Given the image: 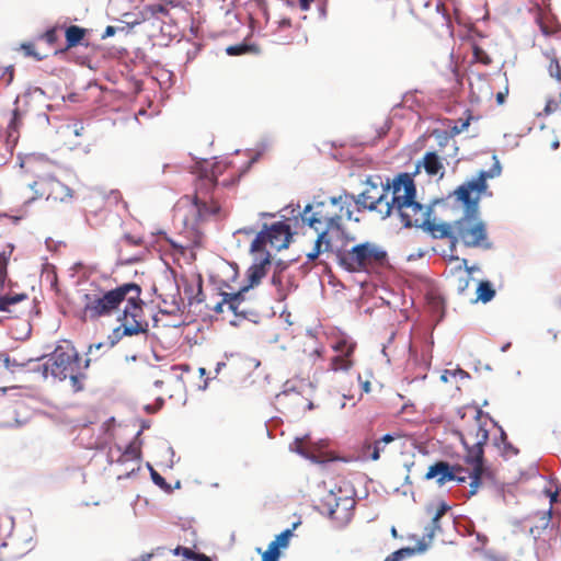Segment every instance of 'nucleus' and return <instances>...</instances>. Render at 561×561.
Here are the masks:
<instances>
[{
  "instance_id": "nucleus-1",
  "label": "nucleus",
  "mask_w": 561,
  "mask_h": 561,
  "mask_svg": "<svg viewBox=\"0 0 561 561\" xmlns=\"http://www.w3.org/2000/svg\"><path fill=\"white\" fill-rule=\"evenodd\" d=\"M141 288L135 283H125L116 288L96 289L84 294L82 318L83 320H99L116 316L121 325L114 329L113 334L118 340L145 332L147 325L142 321Z\"/></svg>"
},
{
  "instance_id": "nucleus-2",
  "label": "nucleus",
  "mask_w": 561,
  "mask_h": 561,
  "mask_svg": "<svg viewBox=\"0 0 561 561\" xmlns=\"http://www.w3.org/2000/svg\"><path fill=\"white\" fill-rule=\"evenodd\" d=\"M492 174L481 171L477 179L460 185L454 195L458 202L466 206V214L454 224L436 222L430 220L425 231L436 239H450L451 243L460 242L467 248L490 249L485 224L479 218L478 203L481 194L486 190V180Z\"/></svg>"
},
{
  "instance_id": "nucleus-3",
  "label": "nucleus",
  "mask_w": 561,
  "mask_h": 561,
  "mask_svg": "<svg viewBox=\"0 0 561 561\" xmlns=\"http://www.w3.org/2000/svg\"><path fill=\"white\" fill-rule=\"evenodd\" d=\"M230 162L203 160L196 163L195 191L193 195H184L179 201V209L182 214L184 233L190 241L197 245L202 240L201 222L210 214L219 210L214 192L218 184V178L229 169Z\"/></svg>"
},
{
  "instance_id": "nucleus-4",
  "label": "nucleus",
  "mask_w": 561,
  "mask_h": 561,
  "mask_svg": "<svg viewBox=\"0 0 561 561\" xmlns=\"http://www.w3.org/2000/svg\"><path fill=\"white\" fill-rule=\"evenodd\" d=\"M354 195L341 194L322 201H313L300 214L302 224L312 228L318 237L311 252L307 253L309 261H314L320 254L334 249L333 237L343 232L345 221L352 220Z\"/></svg>"
},
{
  "instance_id": "nucleus-5",
  "label": "nucleus",
  "mask_w": 561,
  "mask_h": 561,
  "mask_svg": "<svg viewBox=\"0 0 561 561\" xmlns=\"http://www.w3.org/2000/svg\"><path fill=\"white\" fill-rule=\"evenodd\" d=\"M271 265L270 254H267L262 261L251 265L247 271L248 283L236 287L233 284L237 282L239 276V268L237 264L224 263L216 275L218 283L220 284V296L222 300L219 301L215 307L214 311L221 313L224 306L227 305L228 309L234 314L245 316L248 311L241 308V304L244 301V295L250 288L259 285L261 279L266 275L267 267Z\"/></svg>"
},
{
  "instance_id": "nucleus-6",
  "label": "nucleus",
  "mask_w": 561,
  "mask_h": 561,
  "mask_svg": "<svg viewBox=\"0 0 561 561\" xmlns=\"http://www.w3.org/2000/svg\"><path fill=\"white\" fill-rule=\"evenodd\" d=\"M388 204L391 215L397 213L405 227H421L425 230L431 220V208L416 201V187L409 173H400L389 180Z\"/></svg>"
},
{
  "instance_id": "nucleus-7",
  "label": "nucleus",
  "mask_w": 561,
  "mask_h": 561,
  "mask_svg": "<svg viewBox=\"0 0 561 561\" xmlns=\"http://www.w3.org/2000/svg\"><path fill=\"white\" fill-rule=\"evenodd\" d=\"M459 436L467 450L465 460L472 466L471 483L469 485L470 495H474L482 484L481 478L484 472L483 447L489 440V431L486 423L482 422L480 410L474 411L471 423L459 432Z\"/></svg>"
},
{
  "instance_id": "nucleus-8",
  "label": "nucleus",
  "mask_w": 561,
  "mask_h": 561,
  "mask_svg": "<svg viewBox=\"0 0 561 561\" xmlns=\"http://www.w3.org/2000/svg\"><path fill=\"white\" fill-rule=\"evenodd\" d=\"M88 366L89 360L83 363L77 350L70 344H65L58 345L49 355L44 364V373L60 381L68 378L72 390L78 392L83 389L84 370Z\"/></svg>"
},
{
  "instance_id": "nucleus-9",
  "label": "nucleus",
  "mask_w": 561,
  "mask_h": 561,
  "mask_svg": "<svg viewBox=\"0 0 561 561\" xmlns=\"http://www.w3.org/2000/svg\"><path fill=\"white\" fill-rule=\"evenodd\" d=\"M336 257L337 264L350 273L370 272L382 266L387 261V252L374 242H363L347 248L346 244L329 251Z\"/></svg>"
},
{
  "instance_id": "nucleus-10",
  "label": "nucleus",
  "mask_w": 561,
  "mask_h": 561,
  "mask_svg": "<svg viewBox=\"0 0 561 561\" xmlns=\"http://www.w3.org/2000/svg\"><path fill=\"white\" fill-rule=\"evenodd\" d=\"M389 179L382 181L380 175L368 176L365 182V190L354 196V204L358 210L366 209L375 213L380 219L391 216V206L388 204Z\"/></svg>"
},
{
  "instance_id": "nucleus-11",
  "label": "nucleus",
  "mask_w": 561,
  "mask_h": 561,
  "mask_svg": "<svg viewBox=\"0 0 561 561\" xmlns=\"http://www.w3.org/2000/svg\"><path fill=\"white\" fill-rule=\"evenodd\" d=\"M30 188L34 193L32 199H45L53 206L69 204L73 198V191L51 174H37Z\"/></svg>"
},
{
  "instance_id": "nucleus-12",
  "label": "nucleus",
  "mask_w": 561,
  "mask_h": 561,
  "mask_svg": "<svg viewBox=\"0 0 561 561\" xmlns=\"http://www.w3.org/2000/svg\"><path fill=\"white\" fill-rule=\"evenodd\" d=\"M260 231L251 243V251H263L268 244L274 250H282L288 247L291 233L290 228L284 221H277Z\"/></svg>"
},
{
  "instance_id": "nucleus-13",
  "label": "nucleus",
  "mask_w": 561,
  "mask_h": 561,
  "mask_svg": "<svg viewBox=\"0 0 561 561\" xmlns=\"http://www.w3.org/2000/svg\"><path fill=\"white\" fill-rule=\"evenodd\" d=\"M178 295L181 300L187 301V306L199 304L204 300L203 278L196 267L183 270L181 273V282L178 283Z\"/></svg>"
},
{
  "instance_id": "nucleus-14",
  "label": "nucleus",
  "mask_w": 561,
  "mask_h": 561,
  "mask_svg": "<svg viewBox=\"0 0 561 561\" xmlns=\"http://www.w3.org/2000/svg\"><path fill=\"white\" fill-rule=\"evenodd\" d=\"M356 344L345 339L337 341L334 350L340 355L333 356L330 360V369L333 371H347L353 366L352 356L354 354Z\"/></svg>"
},
{
  "instance_id": "nucleus-15",
  "label": "nucleus",
  "mask_w": 561,
  "mask_h": 561,
  "mask_svg": "<svg viewBox=\"0 0 561 561\" xmlns=\"http://www.w3.org/2000/svg\"><path fill=\"white\" fill-rule=\"evenodd\" d=\"M178 369L181 370L179 379L182 381L185 391H199L207 387V379L204 378L205 368L199 367L191 370L188 365H178Z\"/></svg>"
},
{
  "instance_id": "nucleus-16",
  "label": "nucleus",
  "mask_w": 561,
  "mask_h": 561,
  "mask_svg": "<svg viewBox=\"0 0 561 561\" xmlns=\"http://www.w3.org/2000/svg\"><path fill=\"white\" fill-rule=\"evenodd\" d=\"M454 466L447 461H436L432 466H430L427 472L424 476L425 480L435 479L436 483L442 486L447 482L454 481Z\"/></svg>"
},
{
  "instance_id": "nucleus-17",
  "label": "nucleus",
  "mask_w": 561,
  "mask_h": 561,
  "mask_svg": "<svg viewBox=\"0 0 561 561\" xmlns=\"http://www.w3.org/2000/svg\"><path fill=\"white\" fill-rule=\"evenodd\" d=\"M141 431H138L133 440L125 447L117 458L118 462H127L139 460L141 457V445L140 440Z\"/></svg>"
},
{
  "instance_id": "nucleus-18",
  "label": "nucleus",
  "mask_w": 561,
  "mask_h": 561,
  "mask_svg": "<svg viewBox=\"0 0 561 561\" xmlns=\"http://www.w3.org/2000/svg\"><path fill=\"white\" fill-rule=\"evenodd\" d=\"M450 506L440 502L432 517L431 523L425 527L424 538L432 540L436 533L440 531L439 520L449 511Z\"/></svg>"
},
{
  "instance_id": "nucleus-19",
  "label": "nucleus",
  "mask_w": 561,
  "mask_h": 561,
  "mask_svg": "<svg viewBox=\"0 0 561 561\" xmlns=\"http://www.w3.org/2000/svg\"><path fill=\"white\" fill-rule=\"evenodd\" d=\"M552 516V507L550 506L547 511L535 513L530 519L534 524L530 526L529 531L531 535L539 536L542 530L547 529L550 525Z\"/></svg>"
},
{
  "instance_id": "nucleus-20",
  "label": "nucleus",
  "mask_w": 561,
  "mask_h": 561,
  "mask_svg": "<svg viewBox=\"0 0 561 561\" xmlns=\"http://www.w3.org/2000/svg\"><path fill=\"white\" fill-rule=\"evenodd\" d=\"M422 163L428 175L434 176L440 174V176H443L444 164L436 152H426Z\"/></svg>"
},
{
  "instance_id": "nucleus-21",
  "label": "nucleus",
  "mask_w": 561,
  "mask_h": 561,
  "mask_svg": "<svg viewBox=\"0 0 561 561\" xmlns=\"http://www.w3.org/2000/svg\"><path fill=\"white\" fill-rule=\"evenodd\" d=\"M87 35V30L78 25H70L65 31L66 49L78 46Z\"/></svg>"
},
{
  "instance_id": "nucleus-22",
  "label": "nucleus",
  "mask_w": 561,
  "mask_h": 561,
  "mask_svg": "<svg viewBox=\"0 0 561 561\" xmlns=\"http://www.w3.org/2000/svg\"><path fill=\"white\" fill-rule=\"evenodd\" d=\"M18 119H20L19 113L18 111H14L13 117L8 127V135L4 140H0V146H4L10 154L12 153V150L18 141Z\"/></svg>"
},
{
  "instance_id": "nucleus-23",
  "label": "nucleus",
  "mask_w": 561,
  "mask_h": 561,
  "mask_svg": "<svg viewBox=\"0 0 561 561\" xmlns=\"http://www.w3.org/2000/svg\"><path fill=\"white\" fill-rule=\"evenodd\" d=\"M561 114V88H558L556 95H548L542 112L539 115L550 116Z\"/></svg>"
},
{
  "instance_id": "nucleus-24",
  "label": "nucleus",
  "mask_w": 561,
  "mask_h": 561,
  "mask_svg": "<svg viewBox=\"0 0 561 561\" xmlns=\"http://www.w3.org/2000/svg\"><path fill=\"white\" fill-rule=\"evenodd\" d=\"M545 57L548 59L547 71L551 78H553L558 88H561V62L557 57L554 50L545 53Z\"/></svg>"
},
{
  "instance_id": "nucleus-25",
  "label": "nucleus",
  "mask_w": 561,
  "mask_h": 561,
  "mask_svg": "<svg viewBox=\"0 0 561 561\" xmlns=\"http://www.w3.org/2000/svg\"><path fill=\"white\" fill-rule=\"evenodd\" d=\"M27 299V295H3L0 297V311L13 313L15 312V306Z\"/></svg>"
},
{
  "instance_id": "nucleus-26",
  "label": "nucleus",
  "mask_w": 561,
  "mask_h": 561,
  "mask_svg": "<svg viewBox=\"0 0 561 561\" xmlns=\"http://www.w3.org/2000/svg\"><path fill=\"white\" fill-rule=\"evenodd\" d=\"M49 163L47 160H43L35 156H30L25 160L22 161L21 167L25 169L26 172L37 174L39 171H43L45 167Z\"/></svg>"
},
{
  "instance_id": "nucleus-27",
  "label": "nucleus",
  "mask_w": 561,
  "mask_h": 561,
  "mask_svg": "<svg viewBox=\"0 0 561 561\" xmlns=\"http://www.w3.org/2000/svg\"><path fill=\"white\" fill-rule=\"evenodd\" d=\"M495 296V290L492 287L491 283L488 280H482L479 283L477 287V300H480L484 304L491 301Z\"/></svg>"
},
{
  "instance_id": "nucleus-28",
  "label": "nucleus",
  "mask_w": 561,
  "mask_h": 561,
  "mask_svg": "<svg viewBox=\"0 0 561 561\" xmlns=\"http://www.w3.org/2000/svg\"><path fill=\"white\" fill-rule=\"evenodd\" d=\"M178 556H182V561H211L209 557L204 553L195 552L194 550L178 545Z\"/></svg>"
},
{
  "instance_id": "nucleus-29",
  "label": "nucleus",
  "mask_w": 561,
  "mask_h": 561,
  "mask_svg": "<svg viewBox=\"0 0 561 561\" xmlns=\"http://www.w3.org/2000/svg\"><path fill=\"white\" fill-rule=\"evenodd\" d=\"M472 118H473V116L471 115V112L469 110H467L465 112V117H460L457 121V123L455 124V126L451 127V130H450L451 134L459 135L462 131H465L469 127Z\"/></svg>"
},
{
  "instance_id": "nucleus-30",
  "label": "nucleus",
  "mask_w": 561,
  "mask_h": 561,
  "mask_svg": "<svg viewBox=\"0 0 561 561\" xmlns=\"http://www.w3.org/2000/svg\"><path fill=\"white\" fill-rule=\"evenodd\" d=\"M179 255H181L184 259V261L187 264V268L195 267L193 265V263L196 260V253L193 250V248H185V247H182V245L178 244V256ZM179 261H180V259L178 257V262Z\"/></svg>"
},
{
  "instance_id": "nucleus-31",
  "label": "nucleus",
  "mask_w": 561,
  "mask_h": 561,
  "mask_svg": "<svg viewBox=\"0 0 561 561\" xmlns=\"http://www.w3.org/2000/svg\"><path fill=\"white\" fill-rule=\"evenodd\" d=\"M473 58L477 62H480L482 65H490L492 62V58L489 56V54L480 46L473 45L472 47Z\"/></svg>"
},
{
  "instance_id": "nucleus-32",
  "label": "nucleus",
  "mask_w": 561,
  "mask_h": 561,
  "mask_svg": "<svg viewBox=\"0 0 561 561\" xmlns=\"http://www.w3.org/2000/svg\"><path fill=\"white\" fill-rule=\"evenodd\" d=\"M291 537H293V530L285 529L284 531H282L279 535L276 536V538L272 541V543L276 545V547L278 549L287 548Z\"/></svg>"
},
{
  "instance_id": "nucleus-33",
  "label": "nucleus",
  "mask_w": 561,
  "mask_h": 561,
  "mask_svg": "<svg viewBox=\"0 0 561 561\" xmlns=\"http://www.w3.org/2000/svg\"><path fill=\"white\" fill-rule=\"evenodd\" d=\"M279 556V549L276 547V545L270 542L267 549L262 553L261 561H277Z\"/></svg>"
},
{
  "instance_id": "nucleus-34",
  "label": "nucleus",
  "mask_w": 561,
  "mask_h": 561,
  "mask_svg": "<svg viewBox=\"0 0 561 561\" xmlns=\"http://www.w3.org/2000/svg\"><path fill=\"white\" fill-rule=\"evenodd\" d=\"M366 449L371 451L369 454V458L374 461L378 460L380 458V454L385 450V444H382L379 440H375L373 445H367Z\"/></svg>"
},
{
  "instance_id": "nucleus-35",
  "label": "nucleus",
  "mask_w": 561,
  "mask_h": 561,
  "mask_svg": "<svg viewBox=\"0 0 561 561\" xmlns=\"http://www.w3.org/2000/svg\"><path fill=\"white\" fill-rule=\"evenodd\" d=\"M413 552L414 551L411 548H402V549H399V550L392 552L391 554H389L385 559V561H401L404 558L412 556Z\"/></svg>"
},
{
  "instance_id": "nucleus-36",
  "label": "nucleus",
  "mask_w": 561,
  "mask_h": 561,
  "mask_svg": "<svg viewBox=\"0 0 561 561\" xmlns=\"http://www.w3.org/2000/svg\"><path fill=\"white\" fill-rule=\"evenodd\" d=\"M150 473H151V479L154 482V484H157L158 486H160L162 490H164L168 493L172 492L171 485L169 483H167L164 478L161 477L156 470H153L151 468Z\"/></svg>"
},
{
  "instance_id": "nucleus-37",
  "label": "nucleus",
  "mask_w": 561,
  "mask_h": 561,
  "mask_svg": "<svg viewBox=\"0 0 561 561\" xmlns=\"http://www.w3.org/2000/svg\"><path fill=\"white\" fill-rule=\"evenodd\" d=\"M250 46L247 44L231 45L226 48V53L230 56H239L250 51Z\"/></svg>"
},
{
  "instance_id": "nucleus-38",
  "label": "nucleus",
  "mask_w": 561,
  "mask_h": 561,
  "mask_svg": "<svg viewBox=\"0 0 561 561\" xmlns=\"http://www.w3.org/2000/svg\"><path fill=\"white\" fill-rule=\"evenodd\" d=\"M471 279H472L471 272L468 268L467 272L463 275H460V276L457 277V288H458V291L459 293H463L468 288Z\"/></svg>"
},
{
  "instance_id": "nucleus-39",
  "label": "nucleus",
  "mask_w": 561,
  "mask_h": 561,
  "mask_svg": "<svg viewBox=\"0 0 561 561\" xmlns=\"http://www.w3.org/2000/svg\"><path fill=\"white\" fill-rule=\"evenodd\" d=\"M21 49L24 51L25 56L33 57L36 60H42L44 58L43 55L35 50V45L33 43H23L21 45Z\"/></svg>"
},
{
  "instance_id": "nucleus-40",
  "label": "nucleus",
  "mask_w": 561,
  "mask_h": 561,
  "mask_svg": "<svg viewBox=\"0 0 561 561\" xmlns=\"http://www.w3.org/2000/svg\"><path fill=\"white\" fill-rule=\"evenodd\" d=\"M8 263L9 256L4 252L0 253V284L5 283L8 279Z\"/></svg>"
},
{
  "instance_id": "nucleus-41",
  "label": "nucleus",
  "mask_w": 561,
  "mask_h": 561,
  "mask_svg": "<svg viewBox=\"0 0 561 561\" xmlns=\"http://www.w3.org/2000/svg\"><path fill=\"white\" fill-rule=\"evenodd\" d=\"M14 285L10 279H7L5 283L0 284V297L3 295L14 296V295H26L25 293H16L13 289Z\"/></svg>"
},
{
  "instance_id": "nucleus-42",
  "label": "nucleus",
  "mask_w": 561,
  "mask_h": 561,
  "mask_svg": "<svg viewBox=\"0 0 561 561\" xmlns=\"http://www.w3.org/2000/svg\"><path fill=\"white\" fill-rule=\"evenodd\" d=\"M41 37L49 45L56 44L58 41L57 27L47 30Z\"/></svg>"
},
{
  "instance_id": "nucleus-43",
  "label": "nucleus",
  "mask_w": 561,
  "mask_h": 561,
  "mask_svg": "<svg viewBox=\"0 0 561 561\" xmlns=\"http://www.w3.org/2000/svg\"><path fill=\"white\" fill-rule=\"evenodd\" d=\"M453 470H454V476H455L454 481H457L459 483H465L467 481V476L461 474L462 472H465V469L461 466L454 465ZM469 474H471V472ZM468 478L471 480L470 476H468Z\"/></svg>"
},
{
  "instance_id": "nucleus-44",
  "label": "nucleus",
  "mask_w": 561,
  "mask_h": 561,
  "mask_svg": "<svg viewBox=\"0 0 561 561\" xmlns=\"http://www.w3.org/2000/svg\"><path fill=\"white\" fill-rule=\"evenodd\" d=\"M122 242L125 244V245H142L144 244V241L141 238H135V237H131L130 234H125L122 239Z\"/></svg>"
},
{
  "instance_id": "nucleus-45",
  "label": "nucleus",
  "mask_w": 561,
  "mask_h": 561,
  "mask_svg": "<svg viewBox=\"0 0 561 561\" xmlns=\"http://www.w3.org/2000/svg\"><path fill=\"white\" fill-rule=\"evenodd\" d=\"M402 437H403V435L400 432H394V433H391V434L383 435L378 440L386 445V444H390V443L394 442L396 439H399V438H402Z\"/></svg>"
},
{
  "instance_id": "nucleus-46",
  "label": "nucleus",
  "mask_w": 561,
  "mask_h": 561,
  "mask_svg": "<svg viewBox=\"0 0 561 561\" xmlns=\"http://www.w3.org/2000/svg\"><path fill=\"white\" fill-rule=\"evenodd\" d=\"M540 30H541L542 34L547 35V36L552 35L557 32L556 27L549 26L542 21L540 22Z\"/></svg>"
},
{
  "instance_id": "nucleus-47",
  "label": "nucleus",
  "mask_w": 561,
  "mask_h": 561,
  "mask_svg": "<svg viewBox=\"0 0 561 561\" xmlns=\"http://www.w3.org/2000/svg\"><path fill=\"white\" fill-rule=\"evenodd\" d=\"M508 93V89L505 88V91H501L496 93V103L502 105L505 102L506 95Z\"/></svg>"
},
{
  "instance_id": "nucleus-48",
  "label": "nucleus",
  "mask_w": 561,
  "mask_h": 561,
  "mask_svg": "<svg viewBox=\"0 0 561 561\" xmlns=\"http://www.w3.org/2000/svg\"><path fill=\"white\" fill-rule=\"evenodd\" d=\"M239 178H240V174H238L237 172H232V173L230 174L229 180H224V181H222V184H224L225 186L230 185V184H233V183H236V182L239 180Z\"/></svg>"
},
{
  "instance_id": "nucleus-49",
  "label": "nucleus",
  "mask_w": 561,
  "mask_h": 561,
  "mask_svg": "<svg viewBox=\"0 0 561 561\" xmlns=\"http://www.w3.org/2000/svg\"><path fill=\"white\" fill-rule=\"evenodd\" d=\"M313 1L314 0H299V7L302 11H308Z\"/></svg>"
},
{
  "instance_id": "nucleus-50",
  "label": "nucleus",
  "mask_w": 561,
  "mask_h": 561,
  "mask_svg": "<svg viewBox=\"0 0 561 561\" xmlns=\"http://www.w3.org/2000/svg\"><path fill=\"white\" fill-rule=\"evenodd\" d=\"M116 32V28L112 25L106 26L104 34L102 35V38H106L110 36H113Z\"/></svg>"
},
{
  "instance_id": "nucleus-51",
  "label": "nucleus",
  "mask_w": 561,
  "mask_h": 561,
  "mask_svg": "<svg viewBox=\"0 0 561 561\" xmlns=\"http://www.w3.org/2000/svg\"><path fill=\"white\" fill-rule=\"evenodd\" d=\"M485 561H507V559L503 556L488 554L485 556Z\"/></svg>"
},
{
  "instance_id": "nucleus-52",
  "label": "nucleus",
  "mask_w": 561,
  "mask_h": 561,
  "mask_svg": "<svg viewBox=\"0 0 561 561\" xmlns=\"http://www.w3.org/2000/svg\"><path fill=\"white\" fill-rule=\"evenodd\" d=\"M121 260L124 261L125 263H133V262L139 261L140 257L139 256L124 257L123 255H121Z\"/></svg>"
},
{
  "instance_id": "nucleus-53",
  "label": "nucleus",
  "mask_w": 561,
  "mask_h": 561,
  "mask_svg": "<svg viewBox=\"0 0 561 561\" xmlns=\"http://www.w3.org/2000/svg\"><path fill=\"white\" fill-rule=\"evenodd\" d=\"M279 24H280L282 26H290V25H291V21H290V19H283V20L279 22Z\"/></svg>"
},
{
  "instance_id": "nucleus-54",
  "label": "nucleus",
  "mask_w": 561,
  "mask_h": 561,
  "mask_svg": "<svg viewBox=\"0 0 561 561\" xmlns=\"http://www.w3.org/2000/svg\"><path fill=\"white\" fill-rule=\"evenodd\" d=\"M330 515L333 519H339L340 517L337 516V507L331 510Z\"/></svg>"
},
{
  "instance_id": "nucleus-55",
  "label": "nucleus",
  "mask_w": 561,
  "mask_h": 561,
  "mask_svg": "<svg viewBox=\"0 0 561 561\" xmlns=\"http://www.w3.org/2000/svg\"><path fill=\"white\" fill-rule=\"evenodd\" d=\"M156 12L164 13V12H167V9L163 5L159 4Z\"/></svg>"
},
{
  "instance_id": "nucleus-56",
  "label": "nucleus",
  "mask_w": 561,
  "mask_h": 561,
  "mask_svg": "<svg viewBox=\"0 0 561 561\" xmlns=\"http://www.w3.org/2000/svg\"><path fill=\"white\" fill-rule=\"evenodd\" d=\"M363 387H364V390H365L366 392H368V391H369V388H370V383H369V381H365V382H364V385H363Z\"/></svg>"
},
{
  "instance_id": "nucleus-57",
  "label": "nucleus",
  "mask_w": 561,
  "mask_h": 561,
  "mask_svg": "<svg viewBox=\"0 0 561 561\" xmlns=\"http://www.w3.org/2000/svg\"><path fill=\"white\" fill-rule=\"evenodd\" d=\"M557 496H558V493H557V492H554V493H552V494H551V496H550V497H551V500H550V501H551V503H553L554 501H557Z\"/></svg>"
},
{
  "instance_id": "nucleus-58",
  "label": "nucleus",
  "mask_w": 561,
  "mask_h": 561,
  "mask_svg": "<svg viewBox=\"0 0 561 561\" xmlns=\"http://www.w3.org/2000/svg\"><path fill=\"white\" fill-rule=\"evenodd\" d=\"M551 147H552V149H557L559 147V142L558 141H553L551 144Z\"/></svg>"
},
{
  "instance_id": "nucleus-59",
  "label": "nucleus",
  "mask_w": 561,
  "mask_h": 561,
  "mask_svg": "<svg viewBox=\"0 0 561 561\" xmlns=\"http://www.w3.org/2000/svg\"><path fill=\"white\" fill-rule=\"evenodd\" d=\"M351 516H352V513L351 512H346L344 518L346 520H348L351 518Z\"/></svg>"
}]
</instances>
